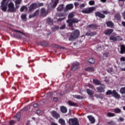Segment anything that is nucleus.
I'll return each mask as SVG.
<instances>
[{"mask_svg": "<svg viewBox=\"0 0 125 125\" xmlns=\"http://www.w3.org/2000/svg\"><path fill=\"white\" fill-rule=\"evenodd\" d=\"M74 16L75 13L74 12L69 13L68 16V20L66 21V23L68 24V26L69 27H70L72 31H74V30H75L74 25H73L74 23H78L80 22V20H79L78 18H74Z\"/></svg>", "mask_w": 125, "mask_h": 125, "instance_id": "obj_1", "label": "nucleus"}, {"mask_svg": "<svg viewBox=\"0 0 125 125\" xmlns=\"http://www.w3.org/2000/svg\"><path fill=\"white\" fill-rule=\"evenodd\" d=\"M80 30L78 29H76L70 34V36L69 38V41H75V40H77V38L78 37H80Z\"/></svg>", "mask_w": 125, "mask_h": 125, "instance_id": "obj_2", "label": "nucleus"}, {"mask_svg": "<svg viewBox=\"0 0 125 125\" xmlns=\"http://www.w3.org/2000/svg\"><path fill=\"white\" fill-rule=\"evenodd\" d=\"M115 98H121V95L116 91L113 90L112 91L111 90H108L106 92V95H111Z\"/></svg>", "mask_w": 125, "mask_h": 125, "instance_id": "obj_3", "label": "nucleus"}, {"mask_svg": "<svg viewBox=\"0 0 125 125\" xmlns=\"http://www.w3.org/2000/svg\"><path fill=\"white\" fill-rule=\"evenodd\" d=\"M8 12H12L13 13L16 12V8H15V7L14 6V3L12 2H11L8 4Z\"/></svg>", "mask_w": 125, "mask_h": 125, "instance_id": "obj_4", "label": "nucleus"}, {"mask_svg": "<svg viewBox=\"0 0 125 125\" xmlns=\"http://www.w3.org/2000/svg\"><path fill=\"white\" fill-rule=\"evenodd\" d=\"M68 123L70 125H80L79 120L77 118H70L68 120Z\"/></svg>", "mask_w": 125, "mask_h": 125, "instance_id": "obj_5", "label": "nucleus"}, {"mask_svg": "<svg viewBox=\"0 0 125 125\" xmlns=\"http://www.w3.org/2000/svg\"><path fill=\"white\" fill-rule=\"evenodd\" d=\"M94 10H95V8L94 7H91L87 9H84L82 11V13H84V14H88L91 13V12H93Z\"/></svg>", "mask_w": 125, "mask_h": 125, "instance_id": "obj_6", "label": "nucleus"}, {"mask_svg": "<svg viewBox=\"0 0 125 125\" xmlns=\"http://www.w3.org/2000/svg\"><path fill=\"white\" fill-rule=\"evenodd\" d=\"M79 68H80V63L78 62H75L73 63L71 70L72 71H75L77 69H79Z\"/></svg>", "mask_w": 125, "mask_h": 125, "instance_id": "obj_7", "label": "nucleus"}, {"mask_svg": "<svg viewBox=\"0 0 125 125\" xmlns=\"http://www.w3.org/2000/svg\"><path fill=\"white\" fill-rule=\"evenodd\" d=\"M96 17H99V18H101L102 19H104L106 16L105 15L101 13L100 11H97L95 13Z\"/></svg>", "mask_w": 125, "mask_h": 125, "instance_id": "obj_8", "label": "nucleus"}, {"mask_svg": "<svg viewBox=\"0 0 125 125\" xmlns=\"http://www.w3.org/2000/svg\"><path fill=\"white\" fill-rule=\"evenodd\" d=\"M36 8H38V6L36 2L32 3L29 7V11L30 12L33 11L34 9H36Z\"/></svg>", "mask_w": 125, "mask_h": 125, "instance_id": "obj_9", "label": "nucleus"}, {"mask_svg": "<svg viewBox=\"0 0 125 125\" xmlns=\"http://www.w3.org/2000/svg\"><path fill=\"white\" fill-rule=\"evenodd\" d=\"M14 32H15V33H14V37H15L16 38H20V34L17 33H20V34H22V35H24V33L20 31V30H14Z\"/></svg>", "mask_w": 125, "mask_h": 125, "instance_id": "obj_10", "label": "nucleus"}, {"mask_svg": "<svg viewBox=\"0 0 125 125\" xmlns=\"http://www.w3.org/2000/svg\"><path fill=\"white\" fill-rule=\"evenodd\" d=\"M51 115L55 119H58V118H60V115H59V114L55 110L52 111Z\"/></svg>", "mask_w": 125, "mask_h": 125, "instance_id": "obj_11", "label": "nucleus"}, {"mask_svg": "<svg viewBox=\"0 0 125 125\" xmlns=\"http://www.w3.org/2000/svg\"><path fill=\"white\" fill-rule=\"evenodd\" d=\"M97 90L99 92H105V85L97 87L96 88Z\"/></svg>", "mask_w": 125, "mask_h": 125, "instance_id": "obj_12", "label": "nucleus"}, {"mask_svg": "<svg viewBox=\"0 0 125 125\" xmlns=\"http://www.w3.org/2000/svg\"><path fill=\"white\" fill-rule=\"evenodd\" d=\"M39 13H40V10H37L34 13L30 15L29 16V18H33V17H36V16H38L39 15Z\"/></svg>", "mask_w": 125, "mask_h": 125, "instance_id": "obj_13", "label": "nucleus"}, {"mask_svg": "<svg viewBox=\"0 0 125 125\" xmlns=\"http://www.w3.org/2000/svg\"><path fill=\"white\" fill-rule=\"evenodd\" d=\"M46 24L49 26H52V25H53V20L51 18H48L46 19Z\"/></svg>", "mask_w": 125, "mask_h": 125, "instance_id": "obj_14", "label": "nucleus"}, {"mask_svg": "<svg viewBox=\"0 0 125 125\" xmlns=\"http://www.w3.org/2000/svg\"><path fill=\"white\" fill-rule=\"evenodd\" d=\"M41 13L42 16H43V17H45L46 15H47V12H46V10L44 8H42L41 10Z\"/></svg>", "mask_w": 125, "mask_h": 125, "instance_id": "obj_15", "label": "nucleus"}, {"mask_svg": "<svg viewBox=\"0 0 125 125\" xmlns=\"http://www.w3.org/2000/svg\"><path fill=\"white\" fill-rule=\"evenodd\" d=\"M87 118L90 121L91 124H94L95 123V118L92 115L87 116Z\"/></svg>", "mask_w": 125, "mask_h": 125, "instance_id": "obj_16", "label": "nucleus"}, {"mask_svg": "<svg viewBox=\"0 0 125 125\" xmlns=\"http://www.w3.org/2000/svg\"><path fill=\"white\" fill-rule=\"evenodd\" d=\"M60 111L62 113V114H66L68 111V109H67V107L64 106H61L60 107Z\"/></svg>", "mask_w": 125, "mask_h": 125, "instance_id": "obj_17", "label": "nucleus"}, {"mask_svg": "<svg viewBox=\"0 0 125 125\" xmlns=\"http://www.w3.org/2000/svg\"><path fill=\"white\" fill-rule=\"evenodd\" d=\"M64 9V4H60L57 8V11H60V12L63 11Z\"/></svg>", "mask_w": 125, "mask_h": 125, "instance_id": "obj_18", "label": "nucleus"}, {"mask_svg": "<svg viewBox=\"0 0 125 125\" xmlns=\"http://www.w3.org/2000/svg\"><path fill=\"white\" fill-rule=\"evenodd\" d=\"M113 32H114V29H109L104 31V35L108 36L109 35H111V34H112V33H113Z\"/></svg>", "mask_w": 125, "mask_h": 125, "instance_id": "obj_19", "label": "nucleus"}, {"mask_svg": "<svg viewBox=\"0 0 125 125\" xmlns=\"http://www.w3.org/2000/svg\"><path fill=\"white\" fill-rule=\"evenodd\" d=\"M40 44L42 45V46H44L45 47H47V46H49V44L48 43V42L46 41H42L40 42Z\"/></svg>", "mask_w": 125, "mask_h": 125, "instance_id": "obj_20", "label": "nucleus"}, {"mask_svg": "<svg viewBox=\"0 0 125 125\" xmlns=\"http://www.w3.org/2000/svg\"><path fill=\"white\" fill-rule=\"evenodd\" d=\"M74 8V5L73 4H68L66 6L65 9L66 10H71Z\"/></svg>", "mask_w": 125, "mask_h": 125, "instance_id": "obj_21", "label": "nucleus"}, {"mask_svg": "<svg viewBox=\"0 0 125 125\" xmlns=\"http://www.w3.org/2000/svg\"><path fill=\"white\" fill-rule=\"evenodd\" d=\"M87 27L89 28V29H93V30L97 29V25L94 24H91L88 25Z\"/></svg>", "mask_w": 125, "mask_h": 125, "instance_id": "obj_22", "label": "nucleus"}, {"mask_svg": "<svg viewBox=\"0 0 125 125\" xmlns=\"http://www.w3.org/2000/svg\"><path fill=\"white\" fill-rule=\"evenodd\" d=\"M106 26L110 28H113V26H114V22L111 21H108L106 22Z\"/></svg>", "mask_w": 125, "mask_h": 125, "instance_id": "obj_23", "label": "nucleus"}, {"mask_svg": "<svg viewBox=\"0 0 125 125\" xmlns=\"http://www.w3.org/2000/svg\"><path fill=\"white\" fill-rule=\"evenodd\" d=\"M115 19H116L117 21H121V19H122V17L121 16V15L119 13L116 14L115 15Z\"/></svg>", "mask_w": 125, "mask_h": 125, "instance_id": "obj_24", "label": "nucleus"}, {"mask_svg": "<svg viewBox=\"0 0 125 125\" xmlns=\"http://www.w3.org/2000/svg\"><path fill=\"white\" fill-rule=\"evenodd\" d=\"M118 38H120L119 36H117V37H115L114 36H111L109 38L110 41H113V42H117L118 41Z\"/></svg>", "mask_w": 125, "mask_h": 125, "instance_id": "obj_25", "label": "nucleus"}, {"mask_svg": "<svg viewBox=\"0 0 125 125\" xmlns=\"http://www.w3.org/2000/svg\"><path fill=\"white\" fill-rule=\"evenodd\" d=\"M125 53V45H121V50L120 53L121 54H124Z\"/></svg>", "mask_w": 125, "mask_h": 125, "instance_id": "obj_26", "label": "nucleus"}, {"mask_svg": "<svg viewBox=\"0 0 125 125\" xmlns=\"http://www.w3.org/2000/svg\"><path fill=\"white\" fill-rule=\"evenodd\" d=\"M21 18L24 21H27V14H22L21 15Z\"/></svg>", "mask_w": 125, "mask_h": 125, "instance_id": "obj_27", "label": "nucleus"}, {"mask_svg": "<svg viewBox=\"0 0 125 125\" xmlns=\"http://www.w3.org/2000/svg\"><path fill=\"white\" fill-rule=\"evenodd\" d=\"M0 8L3 10V11H6V9H7V7L6 6V4H1Z\"/></svg>", "mask_w": 125, "mask_h": 125, "instance_id": "obj_28", "label": "nucleus"}, {"mask_svg": "<svg viewBox=\"0 0 125 125\" xmlns=\"http://www.w3.org/2000/svg\"><path fill=\"white\" fill-rule=\"evenodd\" d=\"M93 83L96 84V85H100V84H101V82L98 80H93Z\"/></svg>", "mask_w": 125, "mask_h": 125, "instance_id": "obj_29", "label": "nucleus"}, {"mask_svg": "<svg viewBox=\"0 0 125 125\" xmlns=\"http://www.w3.org/2000/svg\"><path fill=\"white\" fill-rule=\"evenodd\" d=\"M58 3H59V0H55L54 2L52 5V7H53V8H55V7L57 6Z\"/></svg>", "mask_w": 125, "mask_h": 125, "instance_id": "obj_30", "label": "nucleus"}, {"mask_svg": "<svg viewBox=\"0 0 125 125\" xmlns=\"http://www.w3.org/2000/svg\"><path fill=\"white\" fill-rule=\"evenodd\" d=\"M86 91L88 95H90V96H92L94 94L93 91H92V90H90V89H87Z\"/></svg>", "mask_w": 125, "mask_h": 125, "instance_id": "obj_31", "label": "nucleus"}, {"mask_svg": "<svg viewBox=\"0 0 125 125\" xmlns=\"http://www.w3.org/2000/svg\"><path fill=\"white\" fill-rule=\"evenodd\" d=\"M59 123L61 125H66V123L65 122V120L63 119H60L59 120Z\"/></svg>", "mask_w": 125, "mask_h": 125, "instance_id": "obj_32", "label": "nucleus"}, {"mask_svg": "<svg viewBox=\"0 0 125 125\" xmlns=\"http://www.w3.org/2000/svg\"><path fill=\"white\" fill-rule=\"evenodd\" d=\"M115 116H116V114L112 112H108L106 115V116L109 118L115 117Z\"/></svg>", "mask_w": 125, "mask_h": 125, "instance_id": "obj_33", "label": "nucleus"}, {"mask_svg": "<svg viewBox=\"0 0 125 125\" xmlns=\"http://www.w3.org/2000/svg\"><path fill=\"white\" fill-rule=\"evenodd\" d=\"M73 97L76 99H83V97L81 96V95H73Z\"/></svg>", "mask_w": 125, "mask_h": 125, "instance_id": "obj_34", "label": "nucleus"}, {"mask_svg": "<svg viewBox=\"0 0 125 125\" xmlns=\"http://www.w3.org/2000/svg\"><path fill=\"white\" fill-rule=\"evenodd\" d=\"M87 61L89 64H94L95 63V60L92 58H90Z\"/></svg>", "mask_w": 125, "mask_h": 125, "instance_id": "obj_35", "label": "nucleus"}, {"mask_svg": "<svg viewBox=\"0 0 125 125\" xmlns=\"http://www.w3.org/2000/svg\"><path fill=\"white\" fill-rule=\"evenodd\" d=\"M68 103L70 106H73L74 107H76V106H77L76 103H75L71 101H68Z\"/></svg>", "mask_w": 125, "mask_h": 125, "instance_id": "obj_36", "label": "nucleus"}, {"mask_svg": "<svg viewBox=\"0 0 125 125\" xmlns=\"http://www.w3.org/2000/svg\"><path fill=\"white\" fill-rule=\"evenodd\" d=\"M87 72H94V69L93 67H88L85 69Z\"/></svg>", "mask_w": 125, "mask_h": 125, "instance_id": "obj_37", "label": "nucleus"}, {"mask_svg": "<svg viewBox=\"0 0 125 125\" xmlns=\"http://www.w3.org/2000/svg\"><path fill=\"white\" fill-rule=\"evenodd\" d=\"M114 112L116 113V114H120V113L122 112V110H121V109L119 108L114 109Z\"/></svg>", "mask_w": 125, "mask_h": 125, "instance_id": "obj_38", "label": "nucleus"}, {"mask_svg": "<svg viewBox=\"0 0 125 125\" xmlns=\"http://www.w3.org/2000/svg\"><path fill=\"white\" fill-rule=\"evenodd\" d=\"M58 17H63L64 16H66V13L65 12L63 13H60L58 14Z\"/></svg>", "mask_w": 125, "mask_h": 125, "instance_id": "obj_39", "label": "nucleus"}, {"mask_svg": "<svg viewBox=\"0 0 125 125\" xmlns=\"http://www.w3.org/2000/svg\"><path fill=\"white\" fill-rule=\"evenodd\" d=\"M120 93H121V94H125V87H122L121 88H120Z\"/></svg>", "mask_w": 125, "mask_h": 125, "instance_id": "obj_40", "label": "nucleus"}, {"mask_svg": "<svg viewBox=\"0 0 125 125\" xmlns=\"http://www.w3.org/2000/svg\"><path fill=\"white\" fill-rule=\"evenodd\" d=\"M16 118L18 119V121H19V120H20V118H21V114L20 113V112H18V113H17Z\"/></svg>", "mask_w": 125, "mask_h": 125, "instance_id": "obj_41", "label": "nucleus"}, {"mask_svg": "<svg viewBox=\"0 0 125 125\" xmlns=\"http://www.w3.org/2000/svg\"><path fill=\"white\" fill-rule=\"evenodd\" d=\"M97 35V32H90V37H94V36H96Z\"/></svg>", "mask_w": 125, "mask_h": 125, "instance_id": "obj_42", "label": "nucleus"}, {"mask_svg": "<svg viewBox=\"0 0 125 125\" xmlns=\"http://www.w3.org/2000/svg\"><path fill=\"white\" fill-rule=\"evenodd\" d=\"M58 29H59V26H55V27L52 28V31H53V32H55V31H57V30H58Z\"/></svg>", "mask_w": 125, "mask_h": 125, "instance_id": "obj_43", "label": "nucleus"}, {"mask_svg": "<svg viewBox=\"0 0 125 125\" xmlns=\"http://www.w3.org/2000/svg\"><path fill=\"white\" fill-rule=\"evenodd\" d=\"M26 8H27V6H21V7L20 9V11L21 12H23V11H24V9H26Z\"/></svg>", "mask_w": 125, "mask_h": 125, "instance_id": "obj_44", "label": "nucleus"}, {"mask_svg": "<svg viewBox=\"0 0 125 125\" xmlns=\"http://www.w3.org/2000/svg\"><path fill=\"white\" fill-rule=\"evenodd\" d=\"M66 19V17H64L63 18H60L58 19V22H61V21H63V20H65Z\"/></svg>", "mask_w": 125, "mask_h": 125, "instance_id": "obj_45", "label": "nucleus"}, {"mask_svg": "<svg viewBox=\"0 0 125 125\" xmlns=\"http://www.w3.org/2000/svg\"><path fill=\"white\" fill-rule=\"evenodd\" d=\"M37 8H38V7H41V6H43L44 4L42 2H41V3L38 2V3H37Z\"/></svg>", "mask_w": 125, "mask_h": 125, "instance_id": "obj_46", "label": "nucleus"}, {"mask_svg": "<svg viewBox=\"0 0 125 125\" xmlns=\"http://www.w3.org/2000/svg\"><path fill=\"white\" fill-rule=\"evenodd\" d=\"M95 3V1H94V0H90L89 1V4L90 5H94Z\"/></svg>", "mask_w": 125, "mask_h": 125, "instance_id": "obj_47", "label": "nucleus"}, {"mask_svg": "<svg viewBox=\"0 0 125 125\" xmlns=\"http://www.w3.org/2000/svg\"><path fill=\"white\" fill-rule=\"evenodd\" d=\"M109 55H110V53H104L103 54L104 57H105V58L109 57Z\"/></svg>", "mask_w": 125, "mask_h": 125, "instance_id": "obj_48", "label": "nucleus"}, {"mask_svg": "<svg viewBox=\"0 0 125 125\" xmlns=\"http://www.w3.org/2000/svg\"><path fill=\"white\" fill-rule=\"evenodd\" d=\"M15 4H21V1L20 0H16L15 1Z\"/></svg>", "mask_w": 125, "mask_h": 125, "instance_id": "obj_49", "label": "nucleus"}, {"mask_svg": "<svg viewBox=\"0 0 125 125\" xmlns=\"http://www.w3.org/2000/svg\"><path fill=\"white\" fill-rule=\"evenodd\" d=\"M66 28V24H63L60 27L61 30H64Z\"/></svg>", "mask_w": 125, "mask_h": 125, "instance_id": "obj_50", "label": "nucleus"}, {"mask_svg": "<svg viewBox=\"0 0 125 125\" xmlns=\"http://www.w3.org/2000/svg\"><path fill=\"white\" fill-rule=\"evenodd\" d=\"M9 124L10 125H14V124H15V121H14V120H11L9 122Z\"/></svg>", "mask_w": 125, "mask_h": 125, "instance_id": "obj_51", "label": "nucleus"}, {"mask_svg": "<svg viewBox=\"0 0 125 125\" xmlns=\"http://www.w3.org/2000/svg\"><path fill=\"white\" fill-rule=\"evenodd\" d=\"M54 47H55V48H60V49L62 48V49H64V47H60L58 45H55Z\"/></svg>", "mask_w": 125, "mask_h": 125, "instance_id": "obj_52", "label": "nucleus"}, {"mask_svg": "<svg viewBox=\"0 0 125 125\" xmlns=\"http://www.w3.org/2000/svg\"><path fill=\"white\" fill-rule=\"evenodd\" d=\"M15 6L16 7H15L16 8V10H17V9H18V8H19V7H20V5H19V4H15Z\"/></svg>", "mask_w": 125, "mask_h": 125, "instance_id": "obj_53", "label": "nucleus"}, {"mask_svg": "<svg viewBox=\"0 0 125 125\" xmlns=\"http://www.w3.org/2000/svg\"><path fill=\"white\" fill-rule=\"evenodd\" d=\"M102 12L104 14H106V15L109 14V13H110V12H108V11H102Z\"/></svg>", "mask_w": 125, "mask_h": 125, "instance_id": "obj_54", "label": "nucleus"}, {"mask_svg": "<svg viewBox=\"0 0 125 125\" xmlns=\"http://www.w3.org/2000/svg\"><path fill=\"white\" fill-rule=\"evenodd\" d=\"M120 61H122L123 62H125V57H122L120 58Z\"/></svg>", "mask_w": 125, "mask_h": 125, "instance_id": "obj_55", "label": "nucleus"}, {"mask_svg": "<svg viewBox=\"0 0 125 125\" xmlns=\"http://www.w3.org/2000/svg\"><path fill=\"white\" fill-rule=\"evenodd\" d=\"M41 113H42V111H41V110H36V114H37V115H40Z\"/></svg>", "mask_w": 125, "mask_h": 125, "instance_id": "obj_56", "label": "nucleus"}, {"mask_svg": "<svg viewBox=\"0 0 125 125\" xmlns=\"http://www.w3.org/2000/svg\"><path fill=\"white\" fill-rule=\"evenodd\" d=\"M33 107H34V108H37V107H39V104L37 103H35L33 104Z\"/></svg>", "mask_w": 125, "mask_h": 125, "instance_id": "obj_57", "label": "nucleus"}, {"mask_svg": "<svg viewBox=\"0 0 125 125\" xmlns=\"http://www.w3.org/2000/svg\"><path fill=\"white\" fill-rule=\"evenodd\" d=\"M53 101H54V102H56L58 101V98H57V97L53 98Z\"/></svg>", "mask_w": 125, "mask_h": 125, "instance_id": "obj_58", "label": "nucleus"}, {"mask_svg": "<svg viewBox=\"0 0 125 125\" xmlns=\"http://www.w3.org/2000/svg\"><path fill=\"white\" fill-rule=\"evenodd\" d=\"M85 36H87L88 37V36H90V31H89L88 32H87L86 33H85Z\"/></svg>", "mask_w": 125, "mask_h": 125, "instance_id": "obj_59", "label": "nucleus"}, {"mask_svg": "<svg viewBox=\"0 0 125 125\" xmlns=\"http://www.w3.org/2000/svg\"><path fill=\"white\" fill-rule=\"evenodd\" d=\"M85 6V5L83 3L80 5V8H83Z\"/></svg>", "mask_w": 125, "mask_h": 125, "instance_id": "obj_60", "label": "nucleus"}, {"mask_svg": "<svg viewBox=\"0 0 125 125\" xmlns=\"http://www.w3.org/2000/svg\"><path fill=\"white\" fill-rule=\"evenodd\" d=\"M107 72H108V73H111V72H112L113 71V69L112 68H109V69H106Z\"/></svg>", "mask_w": 125, "mask_h": 125, "instance_id": "obj_61", "label": "nucleus"}, {"mask_svg": "<svg viewBox=\"0 0 125 125\" xmlns=\"http://www.w3.org/2000/svg\"><path fill=\"white\" fill-rule=\"evenodd\" d=\"M6 0H2V2L1 3V4H6L5 2H6Z\"/></svg>", "mask_w": 125, "mask_h": 125, "instance_id": "obj_62", "label": "nucleus"}, {"mask_svg": "<svg viewBox=\"0 0 125 125\" xmlns=\"http://www.w3.org/2000/svg\"><path fill=\"white\" fill-rule=\"evenodd\" d=\"M28 110V108L27 107H24L23 109H22V111H27Z\"/></svg>", "mask_w": 125, "mask_h": 125, "instance_id": "obj_63", "label": "nucleus"}, {"mask_svg": "<svg viewBox=\"0 0 125 125\" xmlns=\"http://www.w3.org/2000/svg\"><path fill=\"white\" fill-rule=\"evenodd\" d=\"M122 24L123 26V27H125V21H122Z\"/></svg>", "mask_w": 125, "mask_h": 125, "instance_id": "obj_64", "label": "nucleus"}]
</instances>
